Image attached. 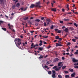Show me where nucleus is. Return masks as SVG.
I'll list each match as a JSON object with an SVG mask.
<instances>
[{"mask_svg":"<svg viewBox=\"0 0 78 78\" xmlns=\"http://www.w3.org/2000/svg\"><path fill=\"white\" fill-rule=\"evenodd\" d=\"M14 41H15V42H17L18 45H20L21 44V40H20V39L19 38H16L15 39Z\"/></svg>","mask_w":78,"mask_h":78,"instance_id":"f257e3e1","label":"nucleus"},{"mask_svg":"<svg viewBox=\"0 0 78 78\" xmlns=\"http://www.w3.org/2000/svg\"><path fill=\"white\" fill-rule=\"evenodd\" d=\"M40 1H39L38 2H36V5H35V7H38V8H41V6H40Z\"/></svg>","mask_w":78,"mask_h":78,"instance_id":"f03ea898","label":"nucleus"},{"mask_svg":"<svg viewBox=\"0 0 78 78\" xmlns=\"http://www.w3.org/2000/svg\"><path fill=\"white\" fill-rule=\"evenodd\" d=\"M8 26H9V29L12 30V29L13 28V26L12 25H10V24H8Z\"/></svg>","mask_w":78,"mask_h":78,"instance_id":"7ed1b4c3","label":"nucleus"},{"mask_svg":"<svg viewBox=\"0 0 78 78\" xmlns=\"http://www.w3.org/2000/svg\"><path fill=\"white\" fill-rule=\"evenodd\" d=\"M63 64H62V62H58V66H60V67H62V66H63Z\"/></svg>","mask_w":78,"mask_h":78,"instance_id":"20e7f679","label":"nucleus"},{"mask_svg":"<svg viewBox=\"0 0 78 78\" xmlns=\"http://www.w3.org/2000/svg\"><path fill=\"white\" fill-rule=\"evenodd\" d=\"M5 0H0V5H2L3 4H5Z\"/></svg>","mask_w":78,"mask_h":78,"instance_id":"39448f33","label":"nucleus"},{"mask_svg":"<svg viewBox=\"0 0 78 78\" xmlns=\"http://www.w3.org/2000/svg\"><path fill=\"white\" fill-rule=\"evenodd\" d=\"M72 61L73 62H78V60H76V59H75L74 58H73L72 59Z\"/></svg>","mask_w":78,"mask_h":78,"instance_id":"423d86ee","label":"nucleus"},{"mask_svg":"<svg viewBox=\"0 0 78 78\" xmlns=\"http://www.w3.org/2000/svg\"><path fill=\"white\" fill-rule=\"evenodd\" d=\"M75 73H73L72 74H71V77H73V78L75 77Z\"/></svg>","mask_w":78,"mask_h":78,"instance_id":"0eeeda50","label":"nucleus"},{"mask_svg":"<svg viewBox=\"0 0 78 78\" xmlns=\"http://www.w3.org/2000/svg\"><path fill=\"white\" fill-rule=\"evenodd\" d=\"M52 77L53 78H56V73H53L52 75Z\"/></svg>","mask_w":78,"mask_h":78,"instance_id":"6e6552de","label":"nucleus"},{"mask_svg":"<svg viewBox=\"0 0 78 78\" xmlns=\"http://www.w3.org/2000/svg\"><path fill=\"white\" fill-rule=\"evenodd\" d=\"M59 61V58H55V59L53 61V62H56V61Z\"/></svg>","mask_w":78,"mask_h":78,"instance_id":"1a4fd4ad","label":"nucleus"},{"mask_svg":"<svg viewBox=\"0 0 78 78\" xmlns=\"http://www.w3.org/2000/svg\"><path fill=\"white\" fill-rule=\"evenodd\" d=\"M34 6H36V5L34 4H31V5L30 6V8H33Z\"/></svg>","mask_w":78,"mask_h":78,"instance_id":"9d476101","label":"nucleus"},{"mask_svg":"<svg viewBox=\"0 0 78 78\" xmlns=\"http://www.w3.org/2000/svg\"><path fill=\"white\" fill-rule=\"evenodd\" d=\"M44 48L43 47H39L38 48V50H40V51H42L43 50V49Z\"/></svg>","mask_w":78,"mask_h":78,"instance_id":"9b49d317","label":"nucleus"},{"mask_svg":"<svg viewBox=\"0 0 78 78\" xmlns=\"http://www.w3.org/2000/svg\"><path fill=\"white\" fill-rule=\"evenodd\" d=\"M51 10L52 11H54V12H56V9L51 8Z\"/></svg>","mask_w":78,"mask_h":78,"instance_id":"f8f14e48","label":"nucleus"},{"mask_svg":"<svg viewBox=\"0 0 78 78\" xmlns=\"http://www.w3.org/2000/svg\"><path fill=\"white\" fill-rule=\"evenodd\" d=\"M60 69H61V67H59L58 68H55V70H56V71H59Z\"/></svg>","mask_w":78,"mask_h":78,"instance_id":"ddd939ff","label":"nucleus"},{"mask_svg":"<svg viewBox=\"0 0 78 78\" xmlns=\"http://www.w3.org/2000/svg\"><path fill=\"white\" fill-rule=\"evenodd\" d=\"M64 31L65 33H67L68 32V28H66L64 30Z\"/></svg>","mask_w":78,"mask_h":78,"instance_id":"4468645a","label":"nucleus"},{"mask_svg":"<svg viewBox=\"0 0 78 78\" xmlns=\"http://www.w3.org/2000/svg\"><path fill=\"white\" fill-rule=\"evenodd\" d=\"M16 6L17 8H19L20 6V4L19 3H18L16 5Z\"/></svg>","mask_w":78,"mask_h":78,"instance_id":"2eb2a0df","label":"nucleus"},{"mask_svg":"<svg viewBox=\"0 0 78 78\" xmlns=\"http://www.w3.org/2000/svg\"><path fill=\"white\" fill-rule=\"evenodd\" d=\"M59 37L58 36H57L55 37V39H59Z\"/></svg>","mask_w":78,"mask_h":78,"instance_id":"dca6fc26","label":"nucleus"},{"mask_svg":"<svg viewBox=\"0 0 78 78\" xmlns=\"http://www.w3.org/2000/svg\"><path fill=\"white\" fill-rule=\"evenodd\" d=\"M69 70L71 72H73V70L72 69H69Z\"/></svg>","mask_w":78,"mask_h":78,"instance_id":"f3484780","label":"nucleus"},{"mask_svg":"<svg viewBox=\"0 0 78 78\" xmlns=\"http://www.w3.org/2000/svg\"><path fill=\"white\" fill-rule=\"evenodd\" d=\"M66 67V66H62V70H64V69H65Z\"/></svg>","mask_w":78,"mask_h":78,"instance_id":"a211bd4d","label":"nucleus"},{"mask_svg":"<svg viewBox=\"0 0 78 78\" xmlns=\"http://www.w3.org/2000/svg\"><path fill=\"white\" fill-rule=\"evenodd\" d=\"M46 21H47V22H49V23L51 22V20L49 19H46Z\"/></svg>","mask_w":78,"mask_h":78,"instance_id":"6ab92c4d","label":"nucleus"},{"mask_svg":"<svg viewBox=\"0 0 78 78\" xmlns=\"http://www.w3.org/2000/svg\"><path fill=\"white\" fill-rule=\"evenodd\" d=\"M35 21L36 22H40V20L37 19L36 20H35Z\"/></svg>","mask_w":78,"mask_h":78,"instance_id":"aec40b11","label":"nucleus"},{"mask_svg":"<svg viewBox=\"0 0 78 78\" xmlns=\"http://www.w3.org/2000/svg\"><path fill=\"white\" fill-rule=\"evenodd\" d=\"M72 41H73V42H76V41H76V39H72Z\"/></svg>","mask_w":78,"mask_h":78,"instance_id":"412c9836","label":"nucleus"},{"mask_svg":"<svg viewBox=\"0 0 78 78\" xmlns=\"http://www.w3.org/2000/svg\"><path fill=\"white\" fill-rule=\"evenodd\" d=\"M2 30H4V31H6V28H4L3 27H2Z\"/></svg>","mask_w":78,"mask_h":78,"instance_id":"4be33fe9","label":"nucleus"},{"mask_svg":"<svg viewBox=\"0 0 78 78\" xmlns=\"http://www.w3.org/2000/svg\"><path fill=\"white\" fill-rule=\"evenodd\" d=\"M28 19V17H25V18H23V20H27Z\"/></svg>","mask_w":78,"mask_h":78,"instance_id":"5701e85b","label":"nucleus"},{"mask_svg":"<svg viewBox=\"0 0 78 78\" xmlns=\"http://www.w3.org/2000/svg\"><path fill=\"white\" fill-rule=\"evenodd\" d=\"M12 8L13 9H15L16 8V5H14L12 6Z\"/></svg>","mask_w":78,"mask_h":78,"instance_id":"b1692460","label":"nucleus"},{"mask_svg":"<svg viewBox=\"0 0 78 78\" xmlns=\"http://www.w3.org/2000/svg\"><path fill=\"white\" fill-rule=\"evenodd\" d=\"M58 77L59 78H62V76H61V75L59 74L58 75Z\"/></svg>","mask_w":78,"mask_h":78,"instance_id":"393cba45","label":"nucleus"},{"mask_svg":"<svg viewBox=\"0 0 78 78\" xmlns=\"http://www.w3.org/2000/svg\"><path fill=\"white\" fill-rule=\"evenodd\" d=\"M65 78H69V75H66L65 76Z\"/></svg>","mask_w":78,"mask_h":78,"instance_id":"a878e982","label":"nucleus"},{"mask_svg":"<svg viewBox=\"0 0 78 78\" xmlns=\"http://www.w3.org/2000/svg\"><path fill=\"white\" fill-rule=\"evenodd\" d=\"M48 73L49 75H51V71H49L48 72Z\"/></svg>","mask_w":78,"mask_h":78,"instance_id":"bb28decb","label":"nucleus"},{"mask_svg":"<svg viewBox=\"0 0 78 78\" xmlns=\"http://www.w3.org/2000/svg\"><path fill=\"white\" fill-rule=\"evenodd\" d=\"M3 22H4L3 21L0 20V25L2 24V23H3Z\"/></svg>","mask_w":78,"mask_h":78,"instance_id":"cd10ccee","label":"nucleus"},{"mask_svg":"<svg viewBox=\"0 0 78 78\" xmlns=\"http://www.w3.org/2000/svg\"><path fill=\"white\" fill-rule=\"evenodd\" d=\"M69 5L68 4H67L66 8H67L68 9V10H69L70 9H69Z\"/></svg>","mask_w":78,"mask_h":78,"instance_id":"c85d7f7f","label":"nucleus"},{"mask_svg":"<svg viewBox=\"0 0 78 78\" xmlns=\"http://www.w3.org/2000/svg\"><path fill=\"white\" fill-rule=\"evenodd\" d=\"M74 26H76V27H78V25L76 24L75 23H74Z\"/></svg>","mask_w":78,"mask_h":78,"instance_id":"c756f323","label":"nucleus"},{"mask_svg":"<svg viewBox=\"0 0 78 78\" xmlns=\"http://www.w3.org/2000/svg\"><path fill=\"white\" fill-rule=\"evenodd\" d=\"M43 58V56H42V55H40V57H39V59H41V58Z\"/></svg>","mask_w":78,"mask_h":78,"instance_id":"7c9ffc66","label":"nucleus"},{"mask_svg":"<svg viewBox=\"0 0 78 78\" xmlns=\"http://www.w3.org/2000/svg\"><path fill=\"white\" fill-rule=\"evenodd\" d=\"M42 37H43L44 38H47V37H48L46 36H42Z\"/></svg>","mask_w":78,"mask_h":78,"instance_id":"2f4dec72","label":"nucleus"},{"mask_svg":"<svg viewBox=\"0 0 78 78\" xmlns=\"http://www.w3.org/2000/svg\"><path fill=\"white\" fill-rule=\"evenodd\" d=\"M51 46H48V47H47V48H48V49H49V48H51Z\"/></svg>","mask_w":78,"mask_h":78,"instance_id":"473e14b6","label":"nucleus"},{"mask_svg":"<svg viewBox=\"0 0 78 78\" xmlns=\"http://www.w3.org/2000/svg\"><path fill=\"white\" fill-rule=\"evenodd\" d=\"M64 21H69V20L64 19Z\"/></svg>","mask_w":78,"mask_h":78,"instance_id":"72a5a7b5","label":"nucleus"},{"mask_svg":"<svg viewBox=\"0 0 78 78\" xmlns=\"http://www.w3.org/2000/svg\"><path fill=\"white\" fill-rule=\"evenodd\" d=\"M34 46V47H36V46L38 47L39 46V45L37 44Z\"/></svg>","mask_w":78,"mask_h":78,"instance_id":"f704fd0d","label":"nucleus"},{"mask_svg":"<svg viewBox=\"0 0 78 78\" xmlns=\"http://www.w3.org/2000/svg\"><path fill=\"white\" fill-rule=\"evenodd\" d=\"M44 27H46V26H47V23H45V22L44 23Z\"/></svg>","mask_w":78,"mask_h":78,"instance_id":"c9c22d12","label":"nucleus"},{"mask_svg":"<svg viewBox=\"0 0 78 78\" xmlns=\"http://www.w3.org/2000/svg\"><path fill=\"white\" fill-rule=\"evenodd\" d=\"M74 68H76V69H78V66H74Z\"/></svg>","mask_w":78,"mask_h":78,"instance_id":"e433bc0d","label":"nucleus"},{"mask_svg":"<svg viewBox=\"0 0 78 78\" xmlns=\"http://www.w3.org/2000/svg\"><path fill=\"white\" fill-rule=\"evenodd\" d=\"M44 19V17H42L41 18V20H43Z\"/></svg>","mask_w":78,"mask_h":78,"instance_id":"4c0bfd02","label":"nucleus"},{"mask_svg":"<svg viewBox=\"0 0 78 78\" xmlns=\"http://www.w3.org/2000/svg\"><path fill=\"white\" fill-rule=\"evenodd\" d=\"M20 9H21V11H23V8L22 7V8H20L19 9V10H20Z\"/></svg>","mask_w":78,"mask_h":78,"instance_id":"58836bf2","label":"nucleus"},{"mask_svg":"<svg viewBox=\"0 0 78 78\" xmlns=\"http://www.w3.org/2000/svg\"><path fill=\"white\" fill-rule=\"evenodd\" d=\"M46 62L47 64H50V63L49 62V61H47Z\"/></svg>","mask_w":78,"mask_h":78,"instance_id":"ea45409f","label":"nucleus"},{"mask_svg":"<svg viewBox=\"0 0 78 78\" xmlns=\"http://www.w3.org/2000/svg\"><path fill=\"white\" fill-rule=\"evenodd\" d=\"M64 72L65 73H69V72L67 71H65Z\"/></svg>","mask_w":78,"mask_h":78,"instance_id":"a19ab883","label":"nucleus"},{"mask_svg":"<svg viewBox=\"0 0 78 78\" xmlns=\"http://www.w3.org/2000/svg\"><path fill=\"white\" fill-rule=\"evenodd\" d=\"M60 23H64V22L62 21H60Z\"/></svg>","mask_w":78,"mask_h":78,"instance_id":"79ce46f5","label":"nucleus"},{"mask_svg":"<svg viewBox=\"0 0 78 78\" xmlns=\"http://www.w3.org/2000/svg\"><path fill=\"white\" fill-rule=\"evenodd\" d=\"M54 27L53 26V25H52L51 27L50 28L51 29H53V28Z\"/></svg>","mask_w":78,"mask_h":78,"instance_id":"37998d69","label":"nucleus"},{"mask_svg":"<svg viewBox=\"0 0 78 78\" xmlns=\"http://www.w3.org/2000/svg\"><path fill=\"white\" fill-rule=\"evenodd\" d=\"M57 68V66H55L53 67V69H56V68Z\"/></svg>","mask_w":78,"mask_h":78,"instance_id":"c03bdc74","label":"nucleus"},{"mask_svg":"<svg viewBox=\"0 0 78 78\" xmlns=\"http://www.w3.org/2000/svg\"><path fill=\"white\" fill-rule=\"evenodd\" d=\"M71 44V43H70V42H68V44H67V45H70V44Z\"/></svg>","mask_w":78,"mask_h":78,"instance_id":"a18cd8bd","label":"nucleus"},{"mask_svg":"<svg viewBox=\"0 0 78 78\" xmlns=\"http://www.w3.org/2000/svg\"><path fill=\"white\" fill-rule=\"evenodd\" d=\"M74 54H76V55H78V52L77 51H76L74 52Z\"/></svg>","mask_w":78,"mask_h":78,"instance_id":"49530a36","label":"nucleus"},{"mask_svg":"<svg viewBox=\"0 0 78 78\" xmlns=\"http://www.w3.org/2000/svg\"><path fill=\"white\" fill-rule=\"evenodd\" d=\"M73 12V13H75V10L74 9H72L71 10Z\"/></svg>","mask_w":78,"mask_h":78,"instance_id":"de8ad7c7","label":"nucleus"},{"mask_svg":"<svg viewBox=\"0 0 78 78\" xmlns=\"http://www.w3.org/2000/svg\"><path fill=\"white\" fill-rule=\"evenodd\" d=\"M58 33H61V30H58Z\"/></svg>","mask_w":78,"mask_h":78,"instance_id":"09e8293b","label":"nucleus"},{"mask_svg":"<svg viewBox=\"0 0 78 78\" xmlns=\"http://www.w3.org/2000/svg\"><path fill=\"white\" fill-rule=\"evenodd\" d=\"M58 40L59 41H62V38H60L59 37V38H58Z\"/></svg>","mask_w":78,"mask_h":78,"instance_id":"8fccbe9b","label":"nucleus"},{"mask_svg":"<svg viewBox=\"0 0 78 78\" xmlns=\"http://www.w3.org/2000/svg\"><path fill=\"white\" fill-rule=\"evenodd\" d=\"M52 73H55V70H53L52 71Z\"/></svg>","mask_w":78,"mask_h":78,"instance_id":"3c124183","label":"nucleus"},{"mask_svg":"<svg viewBox=\"0 0 78 78\" xmlns=\"http://www.w3.org/2000/svg\"><path fill=\"white\" fill-rule=\"evenodd\" d=\"M58 43H59L60 44H61V43H62V42H61V41H58Z\"/></svg>","mask_w":78,"mask_h":78,"instance_id":"603ef678","label":"nucleus"},{"mask_svg":"<svg viewBox=\"0 0 78 78\" xmlns=\"http://www.w3.org/2000/svg\"><path fill=\"white\" fill-rule=\"evenodd\" d=\"M42 45V44L40 43L39 44V45L40 46H41Z\"/></svg>","mask_w":78,"mask_h":78,"instance_id":"864d4df0","label":"nucleus"},{"mask_svg":"<svg viewBox=\"0 0 78 78\" xmlns=\"http://www.w3.org/2000/svg\"><path fill=\"white\" fill-rule=\"evenodd\" d=\"M58 46H59V47H61V46H62V45L60 44H58Z\"/></svg>","mask_w":78,"mask_h":78,"instance_id":"5fc2aeb1","label":"nucleus"},{"mask_svg":"<svg viewBox=\"0 0 78 78\" xmlns=\"http://www.w3.org/2000/svg\"><path fill=\"white\" fill-rule=\"evenodd\" d=\"M34 45V43H32V44L31 45V47H33V46H33Z\"/></svg>","mask_w":78,"mask_h":78,"instance_id":"6e6d98bb","label":"nucleus"},{"mask_svg":"<svg viewBox=\"0 0 78 78\" xmlns=\"http://www.w3.org/2000/svg\"><path fill=\"white\" fill-rule=\"evenodd\" d=\"M44 67H45V68H48V66L46 65L44 66Z\"/></svg>","mask_w":78,"mask_h":78,"instance_id":"4d7b16f0","label":"nucleus"},{"mask_svg":"<svg viewBox=\"0 0 78 78\" xmlns=\"http://www.w3.org/2000/svg\"><path fill=\"white\" fill-rule=\"evenodd\" d=\"M55 31H58V29H55Z\"/></svg>","mask_w":78,"mask_h":78,"instance_id":"13d9d810","label":"nucleus"},{"mask_svg":"<svg viewBox=\"0 0 78 78\" xmlns=\"http://www.w3.org/2000/svg\"><path fill=\"white\" fill-rule=\"evenodd\" d=\"M66 28V27H65V26H63L62 27V29H64V28Z\"/></svg>","mask_w":78,"mask_h":78,"instance_id":"bf43d9fd","label":"nucleus"},{"mask_svg":"<svg viewBox=\"0 0 78 78\" xmlns=\"http://www.w3.org/2000/svg\"><path fill=\"white\" fill-rule=\"evenodd\" d=\"M62 60H64L65 59V58L64 57H62Z\"/></svg>","mask_w":78,"mask_h":78,"instance_id":"052dcab7","label":"nucleus"},{"mask_svg":"<svg viewBox=\"0 0 78 78\" xmlns=\"http://www.w3.org/2000/svg\"><path fill=\"white\" fill-rule=\"evenodd\" d=\"M35 25L36 26V27H37V26L38 25V24L37 23H36L35 24Z\"/></svg>","mask_w":78,"mask_h":78,"instance_id":"680f3d73","label":"nucleus"},{"mask_svg":"<svg viewBox=\"0 0 78 78\" xmlns=\"http://www.w3.org/2000/svg\"><path fill=\"white\" fill-rule=\"evenodd\" d=\"M39 42H40V43H42L43 42L41 40H40Z\"/></svg>","mask_w":78,"mask_h":78,"instance_id":"e2e57ef3","label":"nucleus"},{"mask_svg":"<svg viewBox=\"0 0 78 78\" xmlns=\"http://www.w3.org/2000/svg\"><path fill=\"white\" fill-rule=\"evenodd\" d=\"M57 41V40H55L53 41V42H56Z\"/></svg>","mask_w":78,"mask_h":78,"instance_id":"0e129e2a","label":"nucleus"},{"mask_svg":"<svg viewBox=\"0 0 78 78\" xmlns=\"http://www.w3.org/2000/svg\"><path fill=\"white\" fill-rule=\"evenodd\" d=\"M62 11H63V12H64V11H65V10L64 9H62Z\"/></svg>","mask_w":78,"mask_h":78,"instance_id":"69168bd1","label":"nucleus"},{"mask_svg":"<svg viewBox=\"0 0 78 78\" xmlns=\"http://www.w3.org/2000/svg\"><path fill=\"white\" fill-rule=\"evenodd\" d=\"M44 44H47V42H45V41H43Z\"/></svg>","mask_w":78,"mask_h":78,"instance_id":"338daca9","label":"nucleus"},{"mask_svg":"<svg viewBox=\"0 0 78 78\" xmlns=\"http://www.w3.org/2000/svg\"><path fill=\"white\" fill-rule=\"evenodd\" d=\"M20 37H21V38L22 39V38H23V36L22 35H21L20 36Z\"/></svg>","mask_w":78,"mask_h":78,"instance_id":"774afa93","label":"nucleus"}]
</instances>
